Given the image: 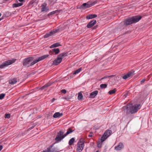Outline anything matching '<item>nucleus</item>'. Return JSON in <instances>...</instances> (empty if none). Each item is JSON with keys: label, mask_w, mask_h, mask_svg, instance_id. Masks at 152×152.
<instances>
[{"label": "nucleus", "mask_w": 152, "mask_h": 152, "mask_svg": "<svg viewBox=\"0 0 152 152\" xmlns=\"http://www.w3.org/2000/svg\"><path fill=\"white\" fill-rule=\"evenodd\" d=\"M48 56V55H43L39 57L37 59L33 61L31 63V62L34 60V58L33 57H31L26 58L24 59L23 60V66L27 67L31 66L39 61L44 59Z\"/></svg>", "instance_id": "obj_1"}, {"label": "nucleus", "mask_w": 152, "mask_h": 152, "mask_svg": "<svg viewBox=\"0 0 152 152\" xmlns=\"http://www.w3.org/2000/svg\"><path fill=\"white\" fill-rule=\"evenodd\" d=\"M141 107V105L139 104L133 105L132 104H129L125 106L127 110L132 114L137 113Z\"/></svg>", "instance_id": "obj_2"}, {"label": "nucleus", "mask_w": 152, "mask_h": 152, "mask_svg": "<svg viewBox=\"0 0 152 152\" xmlns=\"http://www.w3.org/2000/svg\"><path fill=\"white\" fill-rule=\"evenodd\" d=\"M141 16H135L131 18L126 19L124 21V23L126 26L138 22L141 18Z\"/></svg>", "instance_id": "obj_3"}, {"label": "nucleus", "mask_w": 152, "mask_h": 152, "mask_svg": "<svg viewBox=\"0 0 152 152\" xmlns=\"http://www.w3.org/2000/svg\"><path fill=\"white\" fill-rule=\"evenodd\" d=\"M16 60V59H13L6 60L0 65V69H3L4 67L10 65L14 63H15Z\"/></svg>", "instance_id": "obj_4"}, {"label": "nucleus", "mask_w": 152, "mask_h": 152, "mask_svg": "<svg viewBox=\"0 0 152 152\" xmlns=\"http://www.w3.org/2000/svg\"><path fill=\"white\" fill-rule=\"evenodd\" d=\"M85 141L83 140H80L77 143L76 151L77 152H81L84 147Z\"/></svg>", "instance_id": "obj_5"}, {"label": "nucleus", "mask_w": 152, "mask_h": 152, "mask_svg": "<svg viewBox=\"0 0 152 152\" xmlns=\"http://www.w3.org/2000/svg\"><path fill=\"white\" fill-rule=\"evenodd\" d=\"M65 54L64 53H62L59 55L58 56L57 58L53 62V64L55 65H57L59 64L61 62Z\"/></svg>", "instance_id": "obj_6"}, {"label": "nucleus", "mask_w": 152, "mask_h": 152, "mask_svg": "<svg viewBox=\"0 0 152 152\" xmlns=\"http://www.w3.org/2000/svg\"><path fill=\"white\" fill-rule=\"evenodd\" d=\"M65 137V134H64V132L60 131L58 133L55 140L58 142L61 141Z\"/></svg>", "instance_id": "obj_7"}, {"label": "nucleus", "mask_w": 152, "mask_h": 152, "mask_svg": "<svg viewBox=\"0 0 152 152\" xmlns=\"http://www.w3.org/2000/svg\"><path fill=\"white\" fill-rule=\"evenodd\" d=\"M47 4L44 2L40 6L41 11L42 12H48L49 10V8L47 6Z\"/></svg>", "instance_id": "obj_8"}, {"label": "nucleus", "mask_w": 152, "mask_h": 152, "mask_svg": "<svg viewBox=\"0 0 152 152\" xmlns=\"http://www.w3.org/2000/svg\"><path fill=\"white\" fill-rule=\"evenodd\" d=\"M59 30V29H54L53 31H50L49 33H46L44 36V38H47L52 36L58 32Z\"/></svg>", "instance_id": "obj_9"}, {"label": "nucleus", "mask_w": 152, "mask_h": 152, "mask_svg": "<svg viewBox=\"0 0 152 152\" xmlns=\"http://www.w3.org/2000/svg\"><path fill=\"white\" fill-rule=\"evenodd\" d=\"M134 72H129L126 74L124 75L123 77V78L124 79L126 80L130 77L134 75Z\"/></svg>", "instance_id": "obj_10"}, {"label": "nucleus", "mask_w": 152, "mask_h": 152, "mask_svg": "<svg viewBox=\"0 0 152 152\" xmlns=\"http://www.w3.org/2000/svg\"><path fill=\"white\" fill-rule=\"evenodd\" d=\"M96 23V20H93L90 22L87 25V27L88 28H90L93 26Z\"/></svg>", "instance_id": "obj_11"}, {"label": "nucleus", "mask_w": 152, "mask_h": 152, "mask_svg": "<svg viewBox=\"0 0 152 152\" xmlns=\"http://www.w3.org/2000/svg\"><path fill=\"white\" fill-rule=\"evenodd\" d=\"M52 146H50L46 149L41 151V152H55L54 148H52Z\"/></svg>", "instance_id": "obj_12"}, {"label": "nucleus", "mask_w": 152, "mask_h": 152, "mask_svg": "<svg viewBox=\"0 0 152 152\" xmlns=\"http://www.w3.org/2000/svg\"><path fill=\"white\" fill-rule=\"evenodd\" d=\"M123 147V144L121 142H120L115 147V148L116 150L119 151L122 149Z\"/></svg>", "instance_id": "obj_13"}, {"label": "nucleus", "mask_w": 152, "mask_h": 152, "mask_svg": "<svg viewBox=\"0 0 152 152\" xmlns=\"http://www.w3.org/2000/svg\"><path fill=\"white\" fill-rule=\"evenodd\" d=\"M98 92L97 91H95L90 94V97L94 98L97 95Z\"/></svg>", "instance_id": "obj_14"}, {"label": "nucleus", "mask_w": 152, "mask_h": 152, "mask_svg": "<svg viewBox=\"0 0 152 152\" xmlns=\"http://www.w3.org/2000/svg\"><path fill=\"white\" fill-rule=\"evenodd\" d=\"M91 7V6L90 5V4H89L87 2V3H83L82 5L81 6V7L82 8H88Z\"/></svg>", "instance_id": "obj_15"}, {"label": "nucleus", "mask_w": 152, "mask_h": 152, "mask_svg": "<svg viewBox=\"0 0 152 152\" xmlns=\"http://www.w3.org/2000/svg\"><path fill=\"white\" fill-rule=\"evenodd\" d=\"M97 16V15L96 14H90L86 16V18L87 19H90L95 18Z\"/></svg>", "instance_id": "obj_16"}, {"label": "nucleus", "mask_w": 152, "mask_h": 152, "mask_svg": "<svg viewBox=\"0 0 152 152\" xmlns=\"http://www.w3.org/2000/svg\"><path fill=\"white\" fill-rule=\"evenodd\" d=\"M112 131L110 130H107L103 134L104 136H106L107 137L109 136L111 133H112Z\"/></svg>", "instance_id": "obj_17"}, {"label": "nucleus", "mask_w": 152, "mask_h": 152, "mask_svg": "<svg viewBox=\"0 0 152 152\" xmlns=\"http://www.w3.org/2000/svg\"><path fill=\"white\" fill-rule=\"evenodd\" d=\"M98 0H95L94 1H89L87 2L89 3V4H90V5L91 6V7L94 5L96 4L98 2Z\"/></svg>", "instance_id": "obj_18"}, {"label": "nucleus", "mask_w": 152, "mask_h": 152, "mask_svg": "<svg viewBox=\"0 0 152 152\" xmlns=\"http://www.w3.org/2000/svg\"><path fill=\"white\" fill-rule=\"evenodd\" d=\"M9 82L10 84L14 85L17 82V79L14 78L10 80H9Z\"/></svg>", "instance_id": "obj_19"}, {"label": "nucleus", "mask_w": 152, "mask_h": 152, "mask_svg": "<svg viewBox=\"0 0 152 152\" xmlns=\"http://www.w3.org/2000/svg\"><path fill=\"white\" fill-rule=\"evenodd\" d=\"M63 115L62 113H60L59 112H57L54 114L53 117L54 118H57L62 116Z\"/></svg>", "instance_id": "obj_20"}, {"label": "nucleus", "mask_w": 152, "mask_h": 152, "mask_svg": "<svg viewBox=\"0 0 152 152\" xmlns=\"http://www.w3.org/2000/svg\"><path fill=\"white\" fill-rule=\"evenodd\" d=\"M22 2H20L18 3H15L12 4V7L13 8H16L20 7L23 5Z\"/></svg>", "instance_id": "obj_21"}, {"label": "nucleus", "mask_w": 152, "mask_h": 152, "mask_svg": "<svg viewBox=\"0 0 152 152\" xmlns=\"http://www.w3.org/2000/svg\"><path fill=\"white\" fill-rule=\"evenodd\" d=\"M61 45L58 42L52 45L51 46H50V48H54L56 47H57L59 46H61Z\"/></svg>", "instance_id": "obj_22"}, {"label": "nucleus", "mask_w": 152, "mask_h": 152, "mask_svg": "<svg viewBox=\"0 0 152 152\" xmlns=\"http://www.w3.org/2000/svg\"><path fill=\"white\" fill-rule=\"evenodd\" d=\"M75 139L74 138H72L70 139L69 142V144L70 145H73V143L75 142Z\"/></svg>", "instance_id": "obj_23"}, {"label": "nucleus", "mask_w": 152, "mask_h": 152, "mask_svg": "<svg viewBox=\"0 0 152 152\" xmlns=\"http://www.w3.org/2000/svg\"><path fill=\"white\" fill-rule=\"evenodd\" d=\"M52 50L56 54H58L59 52V49L58 48H54Z\"/></svg>", "instance_id": "obj_24"}, {"label": "nucleus", "mask_w": 152, "mask_h": 152, "mask_svg": "<svg viewBox=\"0 0 152 152\" xmlns=\"http://www.w3.org/2000/svg\"><path fill=\"white\" fill-rule=\"evenodd\" d=\"M73 131L72 130V129L71 128H69L68 129V130L67 131L66 133L65 134H65V136H66L67 135H68L69 134L72 132H73Z\"/></svg>", "instance_id": "obj_25"}, {"label": "nucleus", "mask_w": 152, "mask_h": 152, "mask_svg": "<svg viewBox=\"0 0 152 152\" xmlns=\"http://www.w3.org/2000/svg\"><path fill=\"white\" fill-rule=\"evenodd\" d=\"M107 137L105 136H104L103 134L102 136V137L101 139H100V140L101 142H102L104 141L107 138Z\"/></svg>", "instance_id": "obj_26"}, {"label": "nucleus", "mask_w": 152, "mask_h": 152, "mask_svg": "<svg viewBox=\"0 0 152 152\" xmlns=\"http://www.w3.org/2000/svg\"><path fill=\"white\" fill-rule=\"evenodd\" d=\"M82 68H79L78 69H77L74 72L73 74V75H76L81 70Z\"/></svg>", "instance_id": "obj_27"}, {"label": "nucleus", "mask_w": 152, "mask_h": 152, "mask_svg": "<svg viewBox=\"0 0 152 152\" xmlns=\"http://www.w3.org/2000/svg\"><path fill=\"white\" fill-rule=\"evenodd\" d=\"M58 12V10H55L54 11H53L51 12H50L48 14V16H49L51 15H53V14H55V13H57V12Z\"/></svg>", "instance_id": "obj_28"}, {"label": "nucleus", "mask_w": 152, "mask_h": 152, "mask_svg": "<svg viewBox=\"0 0 152 152\" xmlns=\"http://www.w3.org/2000/svg\"><path fill=\"white\" fill-rule=\"evenodd\" d=\"M116 90L115 88L113 90H110L109 91V93L111 95L115 93L116 91Z\"/></svg>", "instance_id": "obj_29"}, {"label": "nucleus", "mask_w": 152, "mask_h": 152, "mask_svg": "<svg viewBox=\"0 0 152 152\" xmlns=\"http://www.w3.org/2000/svg\"><path fill=\"white\" fill-rule=\"evenodd\" d=\"M107 84H101L100 85V87L102 88H105L107 87Z\"/></svg>", "instance_id": "obj_30"}, {"label": "nucleus", "mask_w": 152, "mask_h": 152, "mask_svg": "<svg viewBox=\"0 0 152 152\" xmlns=\"http://www.w3.org/2000/svg\"><path fill=\"white\" fill-rule=\"evenodd\" d=\"M83 97V95L81 93H79L78 94L77 98L79 100L81 99Z\"/></svg>", "instance_id": "obj_31"}, {"label": "nucleus", "mask_w": 152, "mask_h": 152, "mask_svg": "<svg viewBox=\"0 0 152 152\" xmlns=\"http://www.w3.org/2000/svg\"><path fill=\"white\" fill-rule=\"evenodd\" d=\"M102 142H101L99 140L98 142L97 146L99 148H101L102 147Z\"/></svg>", "instance_id": "obj_32"}, {"label": "nucleus", "mask_w": 152, "mask_h": 152, "mask_svg": "<svg viewBox=\"0 0 152 152\" xmlns=\"http://www.w3.org/2000/svg\"><path fill=\"white\" fill-rule=\"evenodd\" d=\"M5 94H0V99H3L5 96Z\"/></svg>", "instance_id": "obj_33"}, {"label": "nucleus", "mask_w": 152, "mask_h": 152, "mask_svg": "<svg viewBox=\"0 0 152 152\" xmlns=\"http://www.w3.org/2000/svg\"><path fill=\"white\" fill-rule=\"evenodd\" d=\"M10 116V114H6L5 115V118H9Z\"/></svg>", "instance_id": "obj_34"}, {"label": "nucleus", "mask_w": 152, "mask_h": 152, "mask_svg": "<svg viewBox=\"0 0 152 152\" xmlns=\"http://www.w3.org/2000/svg\"><path fill=\"white\" fill-rule=\"evenodd\" d=\"M61 92L64 94H65L66 93V91L65 89H62L61 90Z\"/></svg>", "instance_id": "obj_35"}, {"label": "nucleus", "mask_w": 152, "mask_h": 152, "mask_svg": "<svg viewBox=\"0 0 152 152\" xmlns=\"http://www.w3.org/2000/svg\"><path fill=\"white\" fill-rule=\"evenodd\" d=\"M145 81V79H142L141 81H140V83H144Z\"/></svg>", "instance_id": "obj_36"}, {"label": "nucleus", "mask_w": 152, "mask_h": 152, "mask_svg": "<svg viewBox=\"0 0 152 152\" xmlns=\"http://www.w3.org/2000/svg\"><path fill=\"white\" fill-rule=\"evenodd\" d=\"M49 86L48 85H45L42 87V89H44L45 87H48Z\"/></svg>", "instance_id": "obj_37"}, {"label": "nucleus", "mask_w": 152, "mask_h": 152, "mask_svg": "<svg viewBox=\"0 0 152 152\" xmlns=\"http://www.w3.org/2000/svg\"><path fill=\"white\" fill-rule=\"evenodd\" d=\"M97 26H94L93 28V29H95L97 27Z\"/></svg>", "instance_id": "obj_38"}, {"label": "nucleus", "mask_w": 152, "mask_h": 152, "mask_svg": "<svg viewBox=\"0 0 152 152\" xmlns=\"http://www.w3.org/2000/svg\"><path fill=\"white\" fill-rule=\"evenodd\" d=\"M107 76H105V77H102V78L101 79H102V80L103 79H104V78H107Z\"/></svg>", "instance_id": "obj_39"}, {"label": "nucleus", "mask_w": 152, "mask_h": 152, "mask_svg": "<svg viewBox=\"0 0 152 152\" xmlns=\"http://www.w3.org/2000/svg\"><path fill=\"white\" fill-rule=\"evenodd\" d=\"M24 1V0H18V1L20 2H22Z\"/></svg>", "instance_id": "obj_40"}, {"label": "nucleus", "mask_w": 152, "mask_h": 152, "mask_svg": "<svg viewBox=\"0 0 152 152\" xmlns=\"http://www.w3.org/2000/svg\"><path fill=\"white\" fill-rule=\"evenodd\" d=\"M55 100V99L54 98H53L52 100V102H53Z\"/></svg>", "instance_id": "obj_41"}, {"label": "nucleus", "mask_w": 152, "mask_h": 152, "mask_svg": "<svg viewBox=\"0 0 152 152\" xmlns=\"http://www.w3.org/2000/svg\"><path fill=\"white\" fill-rule=\"evenodd\" d=\"M92 136L91 135H88V137H91Z\"/></svg>", "instance_id": "obj_42"}, {"label": "nucleus", "mask_w": 152, "mask_h": 152, "mask_svg": "<svg viewBox=\"0 0 152 152\" xmlns=\"http://www.w3.org/2000/svg\"><path fill=\"white\" fill-rule=\"evenodd\" d=\"M96 152H99V151H96Z\"/></svg>", "instance_id": "obj_43"}, {"label": "nucleus", "mask_w": 152, "mask_h": 152, "mask_svg": "<svg viewBox=\"0 0 152 152\" xmlns=\"http://www.w3.org/2000/svg\"><path fill=\"white\" fill-rule=\"evenodd\" d=\"M2 20L1 18H0V21Z\"/></svg>", "instance_id": "obj_44"}, {"label": "nucleus", "mask_w": 152, "mask_h": 152, "mask_svg": "<svg viewBox=\"0 0 152 152\" xmlns=\"http://www.w3.org/2000/svg\"><path fill=\"white\" fill-rule=\"evenodd\" d=\"M1 14L0 13V17L1 16Z\"/></svg>", "instance_id": "obj_45"}, {"label": "nucleus", "mask_w": 152, "mask_h": 152, "mask_svg": "<svg viewBox=\"0 0 152 152\" xmlns=\"http://www.w3.org/2000/svg\"><path fill=\"white\" fill-rule=\"evenodd\" d=\"M129 122H130V121H129V122L128 123V124H129Z\"/></svg>", "instance_id": "obj_46"}]
</instances>
